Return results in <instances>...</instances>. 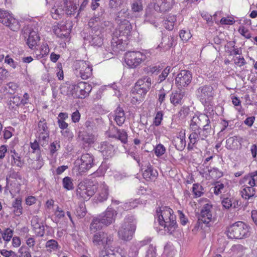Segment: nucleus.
<instances>
[{"mask_svg": "<svg viewBox=\"0 0 257 257\" xmlns=\"http://www.w3.org/2000/svg\"><path fill=\"white\" fill-rule=\"evenodd\" d=\"M149 52L129 51L125 54V62L131 68H136L144 62L148 56Z\"/></svg>", "mask_w": 257, "mask_h": 257, "instance_id": "423d86ee", "label": "nucleus"}, {"mask_svg": "<svg viewBox=\"0 0 257 257\" xmlns=\"http://www.w3.org/2000/svg\"><path fill=\"white\" fill-rule=\"evenodd\" d=\"M209 119L208 116L204 113H196L191 118L189 123V130L196 131L200 130Z\"/></svg>", "mask_w": 257, "mask_h": 257, "instance_id": "f3484780", "label": "nucleus"}, {"mask_svg": "<svg viewBox=\"0 0 257 257\" xmlns=\"http://www.w3.org/2000/svg\"><path fill=\"white\" fill-rule=\"evenodd\" d=\"M190 131V134L189 137V139L191 143L196 144L199 141L200 139H201V140H204L205 139V138H203L201 136V133L199 130H196L194 131L192 130Z\"/></svg>", "mask_w": 257, "mask_h": 257, "instance_id": "4c0bfd02", "label": "nucleus"}, {"mask_svg": "<svg viewBox=\"0 0 257 257\" xmlns=\"http://www.w3.org/2000/svg\"><path fill=\"white\" fill-rule=\"evenodd\" d=\"M99 151L101 152L105 159L112 157L114 154V146L107 142H102L98 147Z\"/></svg>", "mask_w": 257, "mask_h": 257, "instance_id": "412c9836", "label": "nucleus"}, {"mask_svg": "<svg viewBox=\"0 0 257 257\" xmlns=\"http://www.w3.org/2000/svg\"><path fill=\"white\" fill-rule=\"evenodd\" d=\"M18 86L17 83L14 82H10L8 84L7 87L5 88L8 92L10 94H14L17 90Z\"/></svg>", "mask_w": 257, "mask_h": 257, "instance_id": "13d9d810", "label": "nucleus"}, {"mask_svg": "<svg viewBox=\"0 0 257 257\" xmlns=\"http://www.w3.org/2000/svg\"><path fill=\"white\" fill-rule=\"evenodd\" d=\"M93 156L89 153L83 154L80 159H78L75 163L76 167H77L78 174L80 175H83L89 170L94 165Z\"/></svg>", "mask_w": 257, "mask_h": 257, "instance_id": "1a4fd4ad", "label": "nucleus"}, {"mask_svg": "<svg viewBox=\"0 0 257 257\" xmlns=\"http://www.w3.org/2000/svg\"><path fill=\"white\" fill-rule=\"evenodd\" d=\"M9 71L5 68L0 67V85L3 81L9 76Z\"/></svg>", "mask_w": 257, "mask_h": 257, "instance_id": "4d7b16f0", "label": "nucleus"}, {"mask_svg": "<svg viewBox=\"0 0 257 257\" xmlns=\"http://www.w3.org/2000/svg\"><path fill=\"white\" fill-rule=\"evenodd\" d=\"M156 247L153 244H150L147 251V257H156Z\"/></svg>", "mask_w": 257, "mask_h": 257, "instance_id": "338daca9", "label": "nucleus"}, {"mask_svg": "<svg viewBox=\"0 0 257 257\" xmlns=\"http://www.w3.org/2000/svg\"><path fill=\"white\" fill-rule=\"evenodd\" d=\"M238 32L243 37L247 39H249L251 37V34L249 30L245 28L244 26H241L238 29Z\"/></svg>", "mask_w": 257, "mask_h": 257, "instance_id": "69168bd1", "label": "nucleus"}, {"mask_svg": "<svg viewBox=\"0 0 257 257\" xmlns=\"http://www.w3.org/2000/svg\"><path fill=\"white\" fill-rule=\"evenodd\" d=\"M227 235L230 238H246L250 235V227L242 221H237L228 228Z\"/></svg>", "mask_w": 257, "mask_h": 257, "instance_id": "39448f33", "label": "nucleus"}, {"mask_svg": "<svg viewBox=\"0 0 257 257\" xmlns=\"http://www.w3.org/2000/svg\"><path fill=\"white\" fill-rule=\"evenodd\" d=\"M136 221L133 216L125 217L118 229V237L124 241L131 240L136 231Z\"/></svg>", "mask_w": 257, "mask_h": 257, "instance_id": "20e7f679", "label": "nucleus"}, {"mask_svg": "<svg viewBox=\"0 0 257 257\" xmlns=\"http://www.w3.org/2000/svg\"><path fill=\"white\" fill-rule=\"evenodd\" d=\"M192 78V73L190 71L181 70L175 77V83L179 89H183L190 84Z\"/></svg>", "mask_w": 257, "mask_h": 257, "instance_id": "4468645a", "label": "nucleus"}, {"mask_svg": "<svg viewBox=\"0 0 257 257\" xmlns=\"http://www.w3.org/2000/svg\"><path fill=\"white\" fill-rule=\"evenodd\" d=\"M238 200L232 197L223 198L221 200L223 207L226 209L229 208H237L239 206Z\"/></svg>", "mask_w": 257, "mask_h": 257, "instance_id": "a878e982", "label": "nucleus"}, {"mask_svg": "<svg viewBox=\"0 0 257 257\" xmlns=\"http://www.w3.org/2000/svg\"><path fill=\"white\" fill-rule=\"evenodd\" d=\"M155 11L154 9L151 8H148L146 9L145 14V21L147 22H149L151 24H155V16L154 13Z\"/></svg>", "mask_w": 257, "mask_h": 257, "instance_id": "79ce46f5", "label": "nucleus"}, {"mask_svg": "<svg viewBox=\"0 0 257 257\" xmlns=\"http://www.w3.org/2000/svg\"><path fill=\"white\" fill-rule=\"evenodd\" d=\"M140 249V248L137 246L135 242H134L130 247L128 254V257H137Z\"/></svg>", "mask_w": 257, "mask_h": 257, "instance_id": "de8ad7c7", "label": "nucleus"}, {"mask_svg": "<svg viewBox=\"0 0 257 257\" xmlns=\"http://www.w3.org/2000/svg\"><path fill=\"white\" fill-rule=\"evenodd\" d=\"M116 215L117 212L114 209L108 207L99 217L104 225L108 226L114 222Z\"/></svg>", "mask_w": 257, "mask_h": 257, "instance_id": "6ab92c4d", "label": "nucleus"}, {"mask_svg": "<svg viewBox=\"0 0 257 257\" xmlns=\"http://www.w3.org/2000/svg\"><path fill=\"white\" fill-rule=\"evenodd\" d=\"M244 179L247 182V184L249 186L254 188V187L257 186V178L254 177V176L249 174L248 176L244 178Z\"/></svg>", "mask_w": 257, "mask_h": 257, "instance_id": "8fccbe9b", "label": "nucleus"}, {"mask_svg": "<svg viewBox=\"0 0 257 257\" xmlns=\"http://www.w3.org/2000/svg\"><path fill=\"white\" fill-rule=\"evenodd\" d=\"M202 190V187L201 185L198 184H193L192 187V191L196 197H198L201 196V195L203 194Z\"/></svg>", "mask_w": 257, "mask_h": 257, "instance_id": "5fc2aeb1", "label": "nucleus"}, {"mask_svg": "<svg viewBox=\"0 0 257 257\" xmlns=\"http://www.w3.org/2000/svg\"><path fill=\"white\" fill-rule=\"evenodd\" d=\"M155 216L159 225L163 227L168 233L172 234L176 229V216L170 208L166 206L157 207Z\"/></svg>", "mask_w": 257, "mask_h": 257, "instance_id": "7ed1b4c3", "label": "nucleus"}, {"mask_svg": "<svg viewBox=\"0 0 257 257\" xmlns=\"http://www.w3.org/2000/svg\"><path fill=\"white\" fill-rule=\"evenodd\" d=\"M117 25L111 41V49L114 53H118L124 50L132 29L130 22Z\"/></svg>", "mask_w": 257, "mask_h": 257, "instance_id": "f03ea898", "label": "nucleus"}, {"mask_svg": "<svg viewBox=\"0 0 257 257\" xmlns=\"http://www.w3.org/2000/svg\"><path fill=\"white\" fill-rule=\"evenodd\" d=\"M122 0H109V7L111 9H116L122 4Z\"/></svg>", "mask_w": 257, "mask_h": 257, "instance_id": "e2e57ef3", "label": "nucleus"}, {"mask_svg": "<svg viewBox=\"0 0 257 257\" xmlns=\"http://www.w3.org/2000/svg\"><path fill=\"white\" fill-rule=\"evenodd\" d=\"M170 70L171 67L168 66L162 71L161 74L159 75L158 78V82L159 83L162 82L166 79L170 72Z\"/></svg>", "mask_w": 257, "mask_h": 257, "instance_id": "0e129e2a", "label": "nucleus"}, {"mask_svg": "<svg viewBox=\"0 0 257 257\" xmlns=\"http://www.w3.org/2000/svg\"><path fill=\"white\" fill-rule=\"evenodd\" d=\"M46 247L53 250H56L59 247L57 241L54 239H50L46 242Z\"/></svg>", "mask_w": 257, "mask_h": 257, "instance_id": "680f3d73", "label": "nucleus"}, {"mask_svg": "<svg viewBox=\"0 0 257 257\" xmlns=\"http://www.w3.org/2000/svg\"><path fill=\"white\" fill-rule=\"evenodd\" d=\"M211 123V121L209 118L207 122H206L202 126V128H200L199 131L201 133V136L203 138L206 139L209 135H210V133L212 131Z\"/></svg>", "mask_w": 257, "mask_h": 257, "instance_id": "e433bc0d", "label": "nucleus"}, {"mask_svg": "<svg viewBox=\"0 0 257 257\" xmlns=\"http://www.w3.org/2000/svg\"><path fill=\"white\" fill-rule=\"evenodd\" d=\"M129 17L130 14L128 9H122L117 13L115 21L117 24L126 23V22H129L127 20Z\"/></svg>", "mask_w": 257, "mask_h": 257, "instance_id": "c85d7f7f", "label": "nucleus"}, {"mask_svg": "<svg viewBox=\"0 0 257 257\" xmlns=\"http://www.w3.org/2000/svg\"><path fill=\"white\" fill-rule=\"evenodd\" d=\"M95 193L93 186H88L84 181L78 184L76 190L77 198L82 200H87Z\"/></svg>", "mask_w": 257, "mask_h": 257, "instance_id": "ddd939ff", "label": "nucleus"}, {"mask_svg": "<svg viewBox=\"0 0 257 257\" xmlns=\"http://www.w3.org/2000/svg\"><path fill=\"white\" fill-rule=\"evenodd\" d=\"M176 21V16H168L166 20L164 21V27L166 29L169 31L172 30L174 28V23Z\"/></svg>", "mask_w": 257, "mask_h": 257, "instance_id": "58836bf2", "label": "nucleus"}, {"mask_svg": "<svg viewBox=\"0 0 257 257\" xmlns=\"http://www.w3.org/2000/svg\"><path fill=\"white\" fill-rule=\"evenodd\" d=\"M12 206L13 208V212L16 216H19L23 213L21 198H16L13 202Z\"/></svg>", "mask_w": 257, "mask_h": 257, "instance_id": "f704fd0d", "label": "nucleus"}, {"mask_svg": "<svg viewBox=\"0 0 257 257\" xmlns=\"http://www.w3.org/2000/svg\"><path fill=\"white\" fill-rule=\"evenodd\" d=\"M180 38L184 42H187L191 37L190 32L185 30H181L179 33Z\"/></svg>", "mask_w": 257, "mask_h": 257, "instance_id": "052dcab7", "label": "nucleus"}, {"mask_svg": "<svg viewBox=\"0 0 257 257\" xmlns=\"http://www.w3.org/2000/svg\"><path fill=\"white\" fill-rule=\"evenodd\" d=\"M13 235V230L10 228H7L4 232L2 233L3 238L7 242H9L11 239Z\"/></svg>", "mask_w": 257, "mask_h": 257, "instance_id": "6e6d98bb", "label": "nucleus"}, {"mask_svg": "<svg viewBox=\"0 0 257 257\" xmlns=\"http://www.w3.org/2000/svg\"><path fill=\"white\" fill-rule=\"evenodd\" d=\"M54 33L60 38H67L70 34V30L66 28L64 25H60L54 29Z\"/></svg>", "mask_w": 257, "mask_h": 257, "instance_id": "2f4dec72", "label": "nucleus"}, {"mask_svg": "<svg viewBox=\"0 0 257 257\" xmlns=\"http://www.w3.org/2000/svg\"><path fill=\"white\" fill-rule=\"evenodd\" d=\"M40 41V37L37 32L34 30H30L28 38L27 39L26 43L31 49H33L38 44Z\"/></svg>", "mask_w": 257, "mask_h": 257, "instance_id": "393cba45", "label": "nucleus"}, {"mask_svg": "<svg viewBox=\"0 0 257 257\" xmlns=\"http://www.w3.org/2000/svg\"><path fill=\"white\" fill-rule=\"evenodd\" d=\"M184 96V92L180 91L173 92L170 95V102L174 106L181 105L183 102V98Z\"/></svg>", "mask_w": 257, "mask_h": 257, "instance_id": "bb28decb", "label": "nucleus"}, {"mask_svg": "<svg viewBox=\"0 0 257 257\" xmlns=\"http://www.w3.org/2000/svg\"><path fill=\"white\" fill-rule=\"evenodd\" d=\"M20 257H32L31 253L28 248L21 247L19 250Z\"/></svg>", "mask_w": 257, "mask_h": 257, "instance_id": "774afa93", "label": "nucleus"}, {"mask_svg": "<svg viewBox=\"0 0 257 257\" xmlns=\"http://www.w3.org/2000/svg\"><path fill=\"white\" fill-rule=\"evenodd\" d=\"M51 13L53 19L58 20L61 18L63 14V11L61 8H52Z\"/></svg>", "mask_w": 257, "mask_h": 257, "instance_id": "3c124183", "label": "nucleus"}, {"mask_svg": "<svg viewBox=\"0 0 257 257\" xmlns=\"http://www.w3.org/2000/svg\"><path fill=\"white\" fill-rule=\"evenodd\" d=\"M131 9L135 13L142 11L143 9L142 1L141 0L134 1L131 4Z\"/></svg>", "mask_w": 257, "mask_h": 257, "instance_id": "49530a36", "label": "nucleus"}, {"mask_svg": "<svg viewBox=\"0 0 257 257\" xmlns=\"http://www.w3.org/2000/svg\"><path fill=\"white\" fill-rule=\"evenodd\" d=\"M110 24L109 21H102L99 17L91 18L88 23L90 28L89 35L87 37V40L93 47H100L103 43L102 33L104 29Z\"/></svg>", "mask_w": 257, "mask_h": 257, "instance_id": "f257e3e1", "label": "nucleus"}, {"mask_svg": "<svg viewBox=\"0 0 257 257\" xmlns=\"http://www.w3.org/2000/svg\"><path fill=\"white\" fill-rule=\"evenodd\" d=\"M175 42L174 37L171 35H164L162 37L161 43L158 46L157 49H161L163 51L169 50Z\"/></svg>", "mask_w": 257, "mask_h": 257, "instance_id": "5701e85b", "label": "nucleus"}, {"mask_svg": "<svg viewBox=\"0 0 257 257\" xmlns=\"http://www.w3.org/2000/svg\"><path fill=\"white\" fill-rule=\"evenodd\" d=\"M108 196V186L104 183L100 186L99 193L97 196V200L100 202L107 200Z\"/></svg>", "mask_w": 257, "mask_h": 257, "instance_id": "7c9ffc66", "label": "nucleus"}, {"mask_svg": "<svg viewBox=\"0 0 257 257\" xmlns=\"http://www.w3.org/2000/svg\"><path fill=\"white\" fill-rule=\"evenodd\" d=\"M255 192L254 188L244 185L241 188L240 194L242 198L252 202L253 199L256 197Z\"/></svg>", "mask_w": 257, "mask_h": 257, "instance_id": "4be33fe9", "label": "nucleus"}, {"mask_svg": "<svg viewBox=\"0 0 257 257\" xmlns=\"http://www.w3.org/2000/svg\"><path fill=\"white\" fill-rule=\"evenodd\" d=\"M174 4V0H162L160 6V10L162 12L169 11L172 8Z\"/></svg>", "mask_w": 257, "mask_h": 257, "instance_id": "c03bdc74", "label": "nucleus"}, {"mask_svg": "<svg viewBox=\"0 0 257 257\" xmlns=\"http://www.w3.org/2000/svg\"><path fill=\"white\" fill-rule=\"evenodd\" d=\"M197 98L204 105L209 103L214 95L213 87L211 85H203L196 90Z\"/></svg>", "mask_w": 257, "mask_h": 257, "instance_id": "9b49d317", "label": "nucleus"}, {"mask_svg": "<svg viewBox=\"0 0 257 257\" xmlns=\"http://www.w3.org/2000/svg\"><path fill=\"white\" fill-rule=\"evenodd\" d=\"M212 205L209 203L204 204L199 216L198 220L200 222L208 224L212 217Z\"/></svg>", "mask_w": 257, "mask_h": 257, "instance_id": "a211bd4d", "label": "nucleus"}, {"mask_svg": "<svg viewBox=\"0 0 257 257\" xmlns=\"http://www.w3.org/2000/svg\"><path fill=\"white\" fill-rule=\"evenodd\" d=\"M79 141L82 142L84 144L90 145L93 144L95 140L94 136L85 132H79L78 135Z\"/></svg>", "mask_w": 257, "mask_h": 257, "instance_id": "c756f323", "label": "nucleus"}, {"mask_svg": "<svg viewBox=\"0 0 257 257\" xmlns=\"http://www.w3.org/2000/svg\"><path fill=\"white\" fill-rule=\"evenodd\" d=\"M109 137L119 140L123 144L127 142L128 136L126 132L123 129H119L116 126L113 127L110 131Z\"/></svg>", "mask_w": 257, "mask_h": 257, "instance_id": "aec40b11", "label": "nucleus"}, {"mask_svg": "<svg viewBox=\"0 0 257 257\" xmlns=\"http://www.w3.org/2000/svg\"><path fill=\"white\" fill-rule=\"evenodd\" d=\"M174 141L176 148L180 151L183 150L186 146L185 132H181L179 136L177 137Z\"/></svg>", "mask_w": 257, "mask_h": 257, "instance_id": "473e14b6", "label": "nucleus"}, {"mask_svg": "<svg viewBox=\"0 0 257 257\" xmlns=\"http://www.w3.org/2000/svg\"><path fill=\"white\" fill-rule=\"evenodd\" d=\"M0 22L9 27L13 31H17L20 28L18 20L14 18L9 12L0 9Z\"/></svg>", "mask_w": 257, "mask_h": 257, "instance_id": "f8f14e48", "label": "nucleus"}, {"mask_svg": "<svg viewBox=\"0 0 257 257\" xmlns=\"http://www.w3.org/2000/svg\"><path fill=\"white\" fill-rule=\"evenodd\" d=\"M102 222L101 219L99 216L93 218L90 225L91 232H95L98 230L101 229L104 225Z\"/></svg>", "mask_w": 257, "mask_h": 257, "instance_id": "72a5a7b5", "label": "nucleus"}, {"mask_svg": "<svg viewBox=\"0 0 257 257\" xmlns=\"http://www.w3.org/2000/svg\"><path fill=\"white\" fill-rule=\"evenodd\" d=\"M103 231L98 232L94 234L92 237V242L95 245H101L103 247V238L104 236Z\"/></svg>", "mask_w": 257, "mask_h": 257, "instance_id": "ea45409f", "label": "nucleus"}, {"mask_svg": "<svg viewBox=\"0 0 257 257\" xmlns=\"http://www.w3.org/2000/svg\"><path fill=\"white\" fill-rule=\"evenodd\" d=\"M69 88L74 97L83 99L89 95L92 90V86L86 82L81 81L71 85Z\"/></svg>", "mask_w": 257, "mask_h": 257, "instance_id": "6e6552de", "label": "nucleus"}, {"mask_svg": "<svg viewBox=\"0 0 257 257\" xmlns=\"http://www.w3.org/2000/svg\"><path fill=\"white\" fill-rule=\"evenodd\" d=\"M36 137L42 146H45L49 141V131L46 120L42 118L38 123L36 128Z\"/></svg>", "mask_w": 257, "mask_h": 257, "instance_id": "9d476101", "label": "nucleus"}, {"mask_svg": "<svg viewBox=\"0 0 257 257\" xmlns=\"http://www.w3.org/2000/svg\"><path fill=\"white\" fill-rule=\"evenodd\" d=\"M21 104L20 102V97L15 96L11 98L8 103V109L10 110L15 111H18L19 105Z\"/></svg>", "mask_w": 257, "mask_h": 257, "instance_id": "c9c22d12", "label": "nucleus"}, {"mask_svg": "<svg viewBox=\"0 0 257 257\" xmlns=\"http://www.w3.org/2000/svg\"><path fill=\"white\" fill-rule=\"evenodd\" d=\"M224 188V185L223 183L217 182L214 184V186L213 188V192L216 195L220 194L222 193Z\"/></svg>", "mask_w": 257, "mask_h": 257, "instance_id": "603ef678", "label": "nucleus"}, {"mask_svg": "<svg viewBox=\"0 0 257 257\" xmlns=\"http://www.w3.org/2000/svg\"><path fill=\"white\" fill-rule=\"evenodd\" d=\"M23 153L18 149H15L14 147H10L8 149V155L11 158V164L13 166H17L20 168L24 165L23 159Z\"/></svg>", "mask_w": 257, "mask_h": 257, "instance_id": "2eb2a0df", "label": "nucleus"}, {"mask_svg": "<svg viewBox=\"0 0 257 257\" xmlns=\"http://www.w3.org/2000/svg\"><path fill=\"white\" fill-rule=\"evenodd\" d=\"M151 86V79L148 76H145L140 79L136 82L134 91L141 95H145Z\"/></svg>", "mask_w": 257, "mask_h": 257, "instance_id": "dca6fc26", "label": "nucleus"}, {"mask_svg": "<svg viewBox=\"0 0 257 257\" xmlns=\"http://www.w3.org/2000/svg\"><path fill=\"white\" fill-rule=\"evenodd\" d=\"M155 154L157 157H160L164 155L166 152V148L161 144L157 145L154 149Z\"/></svg>", "mask_w": 257, "mask_h": 257, "instance_id": "864d4df0", "label": "nucleus"}, {"mask_svg": "<svg viewBox=\"0 0 257 257\" xmlns=\"http://www.w3.org/2000/svg\"><path fill=\"white\" fill-rule=\"evenodd\" d=\"M73 69L77 76L86 80L90 78L92 74V68L88 61L77 60L73 64Z\"/></svg>", "mask_w": 257, "mask_h": 257, "instance_id": "0eeeda50", "label": "nucleus"}, {"mask_svg": "<svg viewBox=\"0 0 257 257\" xmlns=\"http://www.w3.org/2000/svg\"><path fill=\"white\" fill-rule=\"evenodd\" d=\"M75 213L78 217L80 218L84 217L86 214L85 204L83 203H80L76 208Z\"/></svg>", "mask_w": 257, "mask_h": 257, "instance_id": "a18cd8bd", "label": "nucleus"}, {"mask_svg": "<svg viewBox=\"0 0 257 257\" xmlns=\"http://www.w3.org/2000/svg\"><path fill=\"white\" fill-rule=\"evenodd\" d=\"M60 148L59 142L57 141L51 143L49 147V150L51 155H53L57 150Z\"/></svg>", "mask_w": 257, "mask_h": 257, "instance_id": "bf43d9fd", "label": "nucleus"}, {"mask_svg": "<svg viewBox=\"0 0 257 257\" xmlns=\"http://www.w3.org/2000/svg\"><path fill=\"white\" fill-rule=\"evenodd\" d=\"M158 175L157 171L150 164L147 166L143 173V177L146 180H154L157 178Z\"/></svg>", "mask_w": 257, "mask_h": 257, "instance_id": "cd10ccee", "label": "nucleus"}, {"mask_svg": "<svg viewBox=\"0 0 257 257\" xmlns=\"http://www.w3.org/2000/svg\"><path fill=\"white\" fill-rule=\"evenodd\" d=\"M117 125L122 126L125 120V114L122 108L117 107L111 114Z\"/></svg>", "mask_w": 257, "mask_h": 257, "instance_id": "b1692460", "label": "nucleus"}, {"mask_svg": "<svg viewBox=\"0 0 257 257\" xmlns=\"http://www.w3.org/2000/svg\"><path fill=\"white\" fill-rule=\"evenodd\" d=\"M245 249V247L240 244L233 245L231 247V250L233 253L238 255H241L243 254Z\"/></svg>", "mask_w": 257, "mask_h": 257, "instance_id": "09e8293b", "label": "nucleus"}, {"mask_svg": "<svg viewBox=\"0 0 257 257\" xmlns=\"http://www.w3.org/2000/svg\"><path fill=\"white\" fill-rule=\"evenodd\" d=\"M62 185L64 189L67 190H72L74 188L73 179L68 176L63 179Z\"/></svg>", "mask_w": 257, "mask_h": 257, "instance_id": "a19ab883", "label": "nucleus"}, {"mask_svg": "<svg viewBox=\"0 0 257 257\" xmlns=\"http://www.w3.org/2000/svg\"><path fill=\"white\" fill-rule=\"evenodd\" d=\"M104 238H103V247L104 248L108 247L112 244L113 241V234L108 232H103Z\"/></svg>", "mask_w": 257, "mask_h": 257, "instance_id": "37998d69", "label": "nucleus"}]
</instances>
